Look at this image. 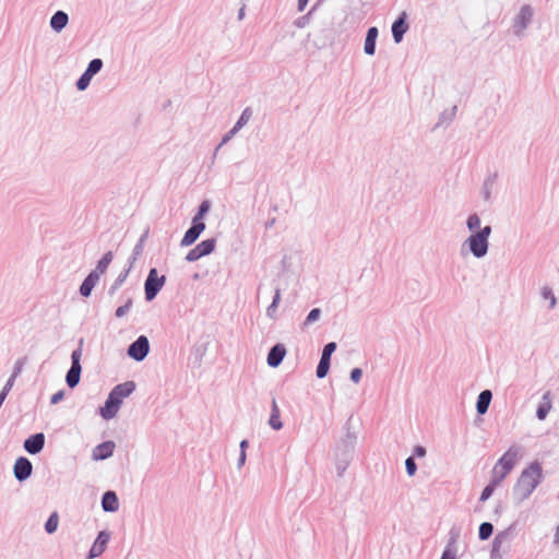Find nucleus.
I'll return each mask as SVG.
<instances>
[{"label":"nucleus","mask_w":559,"mask_h":559,"mask_svg":"<svg viewBox=\"0 0 559 559\" xmlns=\"http://www.w3.org/2000/svg\"><path fill=\"white\" fill-rule=\"evenodd\" d=\"M345 436L335 448V467L338 477H342L354 459L357 435L352 431L349 420L344 425Z\"/></svg>","instance_id":"obj_2"},{"label":"nucleus","mask_w":559,"mask_h":559,"mask_svg":"<svg viewBox=\"0 0 559 559\" xmlns=\"http://www.w3.org/2000/svg\"><path fill=\"white\" fill-rule=\"evenodd\" d=\"M461 536V527L453 525L449 531V539L440 559H456L457 542Z\"/></svg>","instance_id":"obj_10"},{"label":"nucleus","mask_w":559,"mask_h":559,"mask_svg":"<svg viewBox=\"0 0 559 559\" xmlns=\"http://www.w3.org/2000/svg\"><path fill=\"white\" fill-rule=\"evenodd\" d=\"M540 295H542L543 299L549 301V306H548L549 309H554L556 307L557 299H556V296H555L551 287L544 286L540 290Z\"/></svg>","instance_id":"obj_40"},{"label":"nucleus","mask_w":559,"mask_h":559,"mask_svg":"<svg viewBox=\"0 0 559 559\" xmlns=\"http://www.w3.org/2000/svg\"><path fill=\"white\" fill-rule=\"evenodd\" d=\"M110 540V533L106 530L98 532L92 547L90 548L86 559H95L103 555Z\"/></svg>","instance_id":"obj_12"},{"label":"nucleus","mask_w":559,"mask_h":559,"mask_svg":"<svg viewBox=\"0 0 559 559\" xmlns=\"http://www.w3.org/2000/svg\"><path fill=\"white\" fill-rule=\"evenodd\" d=\"M252 114L253 112L250 107L245 108L242 110L240 117L238 118L237 122L234 126L236 128V130L242 129L248 123V121L251 119Z\"/></svg>","instance_id":"obj_39"},{"label":"nucleus","mask_w":559,"mask_h":559,"mask_svg":"<svg viewBox=\"0 0 559 559\" xmlns=\"http://www.w3.org/2000/svg\"><path fill=\"white\" fill-rule=\"evenodd\" d=\"M102 509L105 512L114 513L119 510V498L114 490H107L103 493L100 499Z\"/></svg>","instance_id":"obj_22"},{"label":"nucleus","mask_w":559,"mask_h":559,"mask_svg":"<svg viewBox=\"0 0 559 559\" xmlns=\"http://www.w3.org/2000/svg\"><path fill=\"white\" fill-rule=\"evenodd\" d=\"M491 226L486 225L478 231L471 234L464 241L463 246H467L471 253L479 259L487 254L489 248V237L491 235Z\"/></svg>","instance_id":"obj_4"},{"label":"nucleus","mask_w":559,"mask_h":559,"mask_svg":"<svg viewBox=\"0 0 559 559\" xmlns=\"http://www.w3.org/2000/svg\"><path fill=\"white\" fill-rule=\"evenodd\" d=\"M408 28L407 14L406 12H402L391 26L392 37L395 44H400L403 40Z\"/></svg>","instance_id":"obj_16"},{"label":"nucleus","mask_w":559,"mask_h":559,"mask_svg":"<svg viewBox=\"0 0 559 559\" xmlns=\"http://www.w3.org/2000/svg\"><path fill=\"white\" fill-rule=\"evenodd\" d=\"M135 389L136 384L132 380L115 385L109 392L105 404L99 407V415L105 420H110L116 417L123 403V400L130 396L135 391Z\"/></svg>","instance_id":"obj_3"},{"label":"nucleus","mask_w":559,"mask_h":559,"mask_svg":"<svg viewBox=\"0 0 559 559\" xmlns=\"http://www.w3.org/2000/svg\"><path fill=\"white\" fill-rule=\"evenodd\" d=\"M132 304H133L132 299L128 298L127 301L124 302V305H122L116 309V312H115L116 318L124 317L131 309Z\"/></svg>","instance_id":"obj_49"},{"label":"nucleus","mask_w":559,"mask_h":559,"mask_svg":"<svg viewBox=\"0 0 559 559\" xmlns=\"http://www.w3.org/2000/svg\"><path fill=\"white\" fill-rule=\"evenodd\" d=\"M466 226L472 234L478 231L480 229L479 216L476 213L471 214L466 221Z\"/></svg>","instance_id":"obj_42"},{"label":"nucleus","mask_w":559,"mask_h":559,"mask_svg":"<svg viewBox=\"0 0 559 559\" xmlns=\"http://www.w3.org/2000/svg\"><path fill=\"white\" fill-rule=\"evenodd\" d=\"M515 531V523L511 524L506 530L499 532L491 542L490 554H501V547L504 542H509L513 538Z\"/></svg>","instance_id":"obj_18"},{"label":"nucleus","mask_w":559,"mask_h":559,"mask_svg":"<svg viewBox=\"0 0 559 559\" xmlns=\"http://www.w3.org/2000/svg\"><path fill=\"white\" fill-rule=\"evenodd\" d=\"M82 344H83V340H80V344H79V347L75 348L72 353H71V367H82L81 366V357H82Z\"/></svg>","instance_id":"obj_44"},{"label":"nucleus","mask_w":559,"mask_h":559,"mask_svg":"<svg viewBox=\"0 0 559 559\" xmlns=\"http://www.w3.org/2000/svg\"><path fill=\"white\" fill-rule=\"evenodd\" d=\"M82 367H70L66 374V383L70 389L79 385L81 380Z\"/></svg>","instance_id":"obj_29"},{"label":"nucleus","mask_w":559,"mask_h":559,"mask_svg":"<svg viewBox=\"0 0 559 559\" xmlns=\"http://www.w3.org/2000/svg\"><path fill=\"white\" fill-rule=\"evenodd\" d=\"M145 280H166L165 275L158 276V272L156 267H152L148 271V274Z\"/></svg>","instance_id":"obj_55"},{"label":"nucleus","mask_w":559,"mask_h":559,"mask_svg":"<svg viewBox=\"0 0 559 559\" xmlns=\"http://www.w3.org/2000/svg\"><path fill=\"white\" fill-rule=\"evenodd\" d=\"M493 525L490 522H483L478 527V538L484 542L491 537L493 534Z\"/></svg>","instance_id":"obj_36"},{"label":"nucleus","mask_w":559,"mask_h":559,"mask_svg":"<svg viewBox=\"0 0 559 559\" xmlns=\"http://www.w3.org/2000/svg\"><path fill=\"white\" fill-rule=\"evenodd\" d=\"M286 353H287V350L283 343L274 344L267 353V357H266L267 365L271 368H277L283 362V360L286 356Z\"/></svg>","instance_id":"obj_19"},{"label":"nucleus","mask_w":559,"mask_h":559,"mask_svg":"<svg viewBox=\"0 0 559 559\" xmlns=\"http://www.w3.org/2000/svg\"><path fill=\"white\" fill-rule=\"evenodd\" d=\"M239 132V130H236L235 127H233L223 138H222V141L219 142V144L215 147V151H214V154H213V158L216 157V154L218 152V150L225 145L226 143H228L237 133Z\"/></svg>","instance_id":"obj_43"},{"label":"nucleus","mask_w":559,"mask_h":559,"mask_svg":"<svg viewBox=\"0 0 559 559\" xmlns=\"http://www.w3.org/2000/svg\"><path fill=\"white\" fill-rule=\"evenodd\" d=\"M123 282H115V284L110 287L109 294L114 295L115 292L122 285Z\"/></svg>","instance_id":"obj_59"},{"label":"nucleus","mask_w":559,"mask_h":559,"mask_svg":"<svg viewBox=\"0 0 559 559\" xmlns=\"http://www.w3.org/2000/svg\"><path fill=\"white\" fill-rule=\"evenodd\" d=\"M427 450L424 445L417 444L413 449V454L411 456H414V459L418 457L421 459L426 455Z\"/></svg>","instance_id":"obj_54"},{"label":"nucleus","mask_w":559,"mask_h":559,"mask_svg":"<svg viewBox=\"0 0 559 559\" xmlns=\"http://www.w3.org/2000/svg\"><path fill=\"white\" fill-rule=\"evenodd\" d=\"M554 542H555L556 544H559V523H558V526H557V528H556V533H555V539H554Z\"/></svg>","instance_id":"obj_61"},{"label":"nucleus","mask_w":559,"mask_h":559,"mask_svg":"<svg viewBox=\"0 0 559 559\" xmlns=\"http://www.w3.org/2000/svg\"><path fill=\"white\" fill-rule=\"evenodd\" d=\"M59 525V514L57 511H53L47 519L45 523V531L47 534L51 535L53 534Z\"/></svg>","instance_id":"obj_35"},{"label":"nucleus","mask_w":559,"mask_h":559,"mask_svg":"<svg viewBox=\"0 0 559 559\" xmlns=\"http://www.w3.org/2000/svg\"><path fill=\"white\" fill-rule=\"evenodd\" d=\"M201 258H203V255L197 246L193 249H191L186 255V260L189 262H194Z\"/></svg>","instance_id":"obj_50"},{"label":"nucleus","mask_w":559,"mask_h":559,"mask_svg":"<svg viewBox=\"0 0 559 559\" xmlns=\"http://www.w3.org/2000/svg\"><path fill=\"white\" fill-rule=\"evenodd\" d=\"M544 479L543 466L533 461L521 472L513 489L512 496L516 504H521L534 492Z\"/></svg>","instance_id":"obj_1"},{"label":"nucleus","mask_w":559,"mask_h":559,"mask_svg":"<svg viewBox=\"0 0 559 559\" xmlns=\"http://www.w3.org/2000/svg\"><path fill=\"white\" fill-rule=\"evenodd\" d=\"M551 408L550 392H546L536 408V417L538 420H545Z\"/></svg>","instance_id":"obj_26"},{"label":"nucleus","mask_w":559,"mask_h":559,"mask_svg":"<svg viewBox=\"0 0 559 559\" xmlns=\"http://www.w3.org/2000/svg\"><path fill=\"white\" fill-rule=\"evenodd\" d=\"M64 395H66V391L64 390L57 391L56 393H53L51 395L50 404L51 405H56V404L60 403L64 399Z\"/></svg>","instance_id":"obj_53"},{"label":"nucleus","mask_w":559,"mask_h":559,"mask_svg":"<svg viewBox=\"0 0 559 559\" xmlns=\"http://www.w3.org/2000/svg\"><path fill=\"white\" fill-rule=\"evenodd\" d=\"M336 348L337 344L335 342H329L323 346L321 357L316 369L317 378L323 379L328 376L331 368V357Z\"/></svg>","instance_id":"obj_8"},{"label":"nucleus","mask_w":559,"mask_h":559,"mask_svg":"<svg viewBox=\"0 0 559 559\" xmlns=\"http://www.w3.org/2000/svg\"><path fill=\"white\" fill-rule=\"evenodd\" d=\"M166 282H144L145 300L152 301L162 290Z\"/></svg>","instance_id":"obj_28"},{"label":"nucleus","mask_w":559,"mask_h":559,"mask_svg":"<svg viewBox=\"0 0 559 559\" xmlns=\"http://www.w3.org/2000/svg\"><path fill=\"white\" fill-rule=\"evenodd\" d=\"M211 206H212V203L210 200H203L199 206H198V211L197 213L194 214V216L192 217L193 221L200 223V224H205L204 223V217L205 215L210 212L211 210Z\"/></svg>","instance_id":"obj_32"},{"label":"nucleus","mask_w":559,"mask_h":559,"mask_svg":"<svg viewBox=\"0 0 559 559\" xmlns=\"http://www.w3.org/2000/svg\"><path fill=\"white\" fill-rule=\"evenodd\" d=\"M23 447L24 450L31 455L40 453L45 447V435L43 432H36L28 436L24 440Z\"/></svg>","instance_id":"obj_15"},{"label":"nucleus","mask_w":559,"mask_h":559,"mask_svg":"<svg viewBox=\"0 0 559 559\" xmlns=\"http://www.w3.org/2000/svg\"><path fill=\"white\" fill-rule=\"evenodd\" d=\"M281 302V288L276 287L274 289V295L271 305L266 308V316L270 319H276L277 317V308Z\"/></svg>","instance_id":"obj_31"},{"label":"nucleus","mask_w":559,"mask_h":559,"mask_svg":"<svg viewBox=\"0 0 559 559\" xmlns=\"http://www.w3.org/2000/svg\"><path fill=\"white\" fill-rule=\"evenodd\" d=\"M150 353V341L147 336L140 335L135 341H133L127 349V354L130 358L135 360L136 362L143 361Z\"/></svg>","instance_id":"obj_6"},{"label":"nucleus","mask_w":559,"mask_h":559,"mask_svg":"<svg viewBox=\"0 0 559 559\" xmlns=\"http://www.w3.org/2000/svg\"><path fill=\"white\" fill-rule=\"evenodd\" d=\"M69 23V15L62 10L56 11L50 17L49 25L56 33H61Z\"/></svg>","instance_id":"obj_24"},{"label":"nucleus","mask_w":559,"mask_h":559,"mask_svg":"<svg viewBox=\"0 0 559 559\" xmlns=\"http://www.w3.org/2000/svg\"><path fill=\"white\" fill-rule=\"evenodd\" d=\"M261 290H262V285H259V287H258V295L261 293Z\"/></svg>","instance_id":"obj_64"},{"label":"nucleus","mask_w":559,"mask_h":559,"mask_svg":"<svg viewBox=\"0 0 559 559\" xmlns=\"http://www.w3.org/2000/svg\"><path fill=\"white\" fill-rule=\"evenodd\" d=\"M33 474V464L26 456H19L13 465V475L19 483L27 480Z\"/></svg>","instance_id":"obj_11"},{"label":"nucleus","mask_w":559,"mask_h":559,"mask_svg":"<svg viewBox=\"0 0 559 559\" xmlns=\"http://www.w3.org/2000/svg\"><path fill=\"white\" fill-rule=\"evenodd\" d=\"M269 425L274 430H280L283 428V421L281 420V411L276 403L275 397L272 399L271 405V415L269 419Z\"/></svg>","instance_id":"obj_27"},{"label":"nucleus","mask_w":559,"mask_h":559,"mask_svg":"<svg viewBox=\"0 0 559 559\" xmlns=\"http://www.w3.org/2000/svg\"><path fill=\"white\" fill-rule=\"evenodd\" d=\"M193 280H199V274L198 273L193 274Z\"/></svg>","instance_id":"obj_63"},{"label":"nucleus","mask_w":559,"mask_h":559,"mask_svg":"<svg viewBox=\"0 0 559 559\" xmlns=\"http://www.w3.org/2000/svg\"><path fill=\"white\" fill-rule=\"evenodd\" d=\"M520 448L510 447L497 461L492 468L491 477L501 476V483L510 474L520 457Z\"/></svg>","instance_id":"obj_5"},{"label":"nucleus","mask_w":559,"mask_h":559,"mask_svg":"<svg viewBox=\"0 0 559 559\" xmlns=\"http://www.w3.org/2000/svg\"><path fill=\"white\" fill-rule=\"evenodd\" d=\"M96 284L97 282H82L79 289L80 295L85 298L90 297Z\"/></svg>","instance_id":"obj_46"},{"label":"nucleus","mask_w":559,"mask_h":559,"mask_svg":"<svg viewBox=\"0 0 559 559\" xmlns=\"http://www.w3.org/2000/svg\"><path fill=\"white\" fill-rule=\"evenodd\" d=\"M207 349H209L207 342H197L192 346L189 358H188L189 367H191L192 369L201 368L203 357L205 356Z\"/></svg>","instance_id":"obj_14"},{"label":"nucleus","mask_w":559,"mask_h":559,"mask_svg":"<svg viewBox=\"0 0 559 559\" xmlns=\"http://www.w3.org/2000/svg\"><path fill=\"white\" fill-rule=\"evenodd\" d=\"M92 79L93 78L84 71L75 83L76 88L81 92L85 91L88 87Z\"/></svg>","instance_id":"obj_45"},{"label":"nucleus","mask_w":559,"mask_h":559,"mask_svg":"<svg viewBox=\"0 0 559 559\" xmlns=\"http://www.w3.org/2000/svg\"><path fill=\"white\" fill-rule=\"evenodd\" d=\"M498 174H490L483 183V195L485 201H489L491 197V189L497 180Z\"/></svg>","instance_id":"obj_33"},{"label":"nucleus","mask_w":559,"mask_h":559,"mask_svg":"<svg viewBox=\"0 0 559 559\" xmlns=\"http://www.w3.org/2000/svg\"><path fill=\"white\" fill-rule=\"evenodd\" d=\"M248 447H249V441L247 439H242L239 443V448H240L239 453H247Z\"/></svg>","instance_id":"obj_56"},{"label":"nucleus","mask_w":559,"mask_h":559,"mask_svg":"<svg viewBox=\"0 0 559 559\" xmlns=\"http://www.w3.org/2000/svg\"><path fill=\"white\" fill-rule=\"evenodd\" d=\"M534 15V10L530 4H524L521 7L520 12L513 20V33L518 37H521L527 26L531 24Z\"/></svg>","instance_id":"obj_7"},{"label":"nucleus","mask_w":559,"mask_h":559,"mask_svg":"<svg viewBox=\"0 0 559 559\" xmlns=\"http://www.w3.org/2000/svg\"><path fill=\"white\" fill-rule=\"evenodd\" d=\"M104 62L100 58H94L88 62L85 72L93 78L102 70Z\"/></svg>","instance_id":"obj_37"},{"label":"nucleus","mask_w":559,"mask_h":559,"mask_svg":"<svg viewBox=\"0 0 559 559\" xmlns=\"http://www.w3.org/2000/svg\"><path fill=\"white\" fill-rule=\"evenodd\" d=\"M245 11H246V7H245V5H242V7L239 9V11H238V15H237V17H238V20H239V21H241V20L245 17Z\"/></svg>","instance_id":"obj_60"},{"label":"nucleus","mask_w":559,"mask_h":559,"mask_svg":"<svg viewBox=\"0 0 559 559\" xmlns=\"http://www.w3.org/2000/svg\"><path fill=\"white\" fill-rule=\"evenodd\" d=\"M501 484V476L491 477L490 481L485 486L480 492L479 501H487L493 493L495 489Z\"/></svg>","instance_id":"obj_30"},{"label":"nucleus","mask_w":559,"mask_h":559,"mask_svg":"<svg viewBox=\"0 0 559 559\" xmlns=\"http://www.w3.org/2000/svg\"><path fill=\"white\" fill-rule=\"evenodd\" d=\"M300 262V253L299 252H293L289 254H285L283 259L281 260L282 264V273L278 274V276L282 277H290L296 274V271L299 267Z\"/></svg>","instance_id":"obj_13"},{"label":"nucleus","mask_w":559,"mask_h":559,"mask_svg":"<svg viewBox=\"0 0 559 559\" xmlns=\"http://www.w3.org/2000/svg\"><path fill=\"white\" fill-rule=\"evenodd\" d=\"M308 2H309V0H298V3H297L298 11L302 12L306 9Z\"/></svg>","instance_id":"obj_58"},{"label":"nucleus","mask_w":559,"mask_h":559,"mask_svg":"<svg viewBox=\"0 0 559 559\" xmlns=\"http://www.w3.org/2000/svg\"><path fill=\"white\" fill-rule=\"evenodd\" d=\"M26 362H27L26 356L19 358L14 364L11 377L7 381H11L12 385H13L16 377L21 374Z\"/></svg>","instance_id":"obj_38"},{"label":"nucleus","mask_w":559,"mask_h":559,"mask_svg":"<svg viewBox=\"0 0 559 559\" xmlns=\"http://www.w3.org/2000/svg\"><path fill=\"white\" fill-rule=\"evenodd\" d=\"M147 236H148V229H146L140 237V239L138 240V242L135 243L133 250H132V254L131 257L129 258L128 260V267H126L119 275L116 280H126L131 271L134 269L135 266V263H136V260L139 259V257H141V254L143 253V249H144V243L147 239Z\"/></svg>","instance_id":"obj_9"},{"label":"nucleus","mask_w":559,"mask_h":559,"mask_svg":"<svg viewBox=\"0 0 559 559\" xmlns=\"http://www.w3.org/2000/svg\"><path fill=\"white\" fill-rule=\"evenodd\" d=\"M246 460H247V453H239V456H238V460H237L238 468H240L241 466L245 465Z\"/></svg>","instance_id":"obj_57"},{"label":"nucleus","mask_w":559,"mask_h":559,"mask_svg":"<svg viewBox=\"0 0 559 559\" xmlns=\"http://www.w3.org/2000/svg\"><path fill=\"white\" fill-rule=\"evenodd\" d=\"M205 227H206L205 224H200L192 219L191 226L187 229V231L185 233V235L180 241V246L189 247V246L193 245L198 240L200 235L205 230Z\"/></svg>","instance_id":"obj_17"},{"label":"nucleus","mask_w":559,"mask_h":559,"mask_svg":"<svg viewBox=\"0 0 559 559\" xmlns=\"http://www.w3.org/2000/svg\"><path fill=\"white\" fill-rule=\"evenodd\" d=\"M490 559H503L502 554H490Z\"/></svg>","instance_id":"obj_62"},{"label":"nucleus","mask_w":559,"mask_h":559,"mask_svg":"<svg viewBox=\"0 0 559 559\" xmlns=\"http://www.w3.org/2000/svg\"><path fill=\"white\" fill-rule=\"evenodd\" d=\"M492 400V392L490 390H483L476 401V412L478 415H485L488 412Z\"/></svg>","instance_id":"obj_25"},{"label":"nucleus","mask_w":559,"mask_h":559,"mask_svg":"<svg viewBox=\"0 0 559 559\" xmlns=\"http://www.w3.org/2000/svg\"><path fill=\"white\" fill-rule=\"evenodd\" d=\"M361 377H362V370L361 368H358V367H355L350 370V373H349V379L354 382V383H359L360 380H361Z\"/></svg>","instance_id":"obj_51"},{"label":"nucleus","mask_w":559,"mask_h":559,"mask_svg":"<svg viewBox=\"0 0 559 559\" xmlns=\"http://www.w3.org/2000/svg\"><path fill=\"white\" fill-rule=\"evenodd\" d=\"M197 247L203 257L209 255L210 253H212L215 250L216 239L215 238L204 239L200 243H198Z\"/></svg>","instance_id":"obj_34"},{"label":"nucleus","mask_w":559,"mask_h":559,"mask_svg":"<svg viewBox=\"0 0 559 559\" xmlns=\"http://www.w3.org/2000/svg\"><path fill=\"white\" fill-rule=\"evenodd\" d=\"M320 316H321L320 308L311 309L310 312L308 313V316L306 317V320L304 321V325L307 326V325L314 323L316 321H318L320 319Z\"/></svg>","instance_id":"obj_47"},{"label":"nucleus","mask_w":559,"mask_h":559,"mask_svg":"<svg viewBox=\"0 0 559 559\" xmlns=\"http://www.w3.org/2000/svg\"><path fill=\"white\" fill-rule=\"evenodd\" d=\"M378 35H379L378 27L371 26L367 29L365 44H364V52L367 56H373L376 53V45H377Z\"/></svg>","instance_id":"obj_23"},{"label":"nucleus","mask_w":559,"mask_h":559,"mask_svg":"<svg viewBox=\"0 0 559 559\" xmlns=\"http://www.w3.org/2000/svg\"><path fill=\"white\" fill-rule=\"evenodd\" d=\"M116 444L111 440H106L97 444L92 452L94 461H104L112 456Z\"/></svg>","instance_id":"obj_21"},{"label":"nucleus","mask_w":559,"mask_h":559,"mask_svg":"<svg viewBox=\"0 0 559 559\" xmlns=\"http://www.w3.org/2000/svg\"><path fill=\"white\" fill-rule=\"evenodd\" d=\"M318 5H319V2H318V3H316V4L310 9V11H309L307 14H305V15H302V16L298 17V19L294 22L295 26H296V27H298V28H304V27H306V26L310 23L311 16H312V14H313V12L316 11V9H317V7H318Z\"/></svg>","instance_id":"obj_41"},{"label":"nucleus","mask_w":559,"mask_h":559,"mask_svg":"<svg viewBox=\"0 0 559 559\" xmlns=\"http://www.w3.org/2000/svg\"><path fill=\"white\" fill-rule=\"evenodd\" d=\"M417 464H416V461L414 459V456H408L406 460H405V469H406V474L409 476V477H413L416 472H417Z\"/></svg>","instance_id":"obj_48"},{"label":"nucleus","mask_w":559,"mask_h":559,"mask_svg":"<svg viewBox=\"0 0 559 559\" xmlns=\"http://www.w3.org/2000/svg\"><path fill=\"white\" fill-rule=\"evenodd\" d=\"M456 110H457L456 106H453L450 111L444 110L440 115V120L441 121H452L455 116Z\"/></svg>","instance_id":"obj_52"},{"label":"nucleus","mask_w":559,"mask_h":559,"mask_svg":"<svg viewBox=\"0 0 559 559\" xmlns=\"http://www.w3.org/2000/svg\"><path fill=\"white\" fill-rule=\"evenodd\" d=\"M114 259V252L107 251L97 262L94 270H92L84 280H99L104 275Z\"/></svg>","instance_id":"obj_20"}]
</instances>
